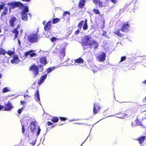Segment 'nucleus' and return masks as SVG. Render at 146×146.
I'll return each instance as SVG.
<instances>
[{"mask_svg":"<svg viewBox=\"0 0 146 146\" xmlns=\"http://www.w3.org/2000/svg\"><path fill=\"white\" fill-rule=\"evenodd\" d=\"M7 5L10 6L9 8V13L11 12L12 9L15 8L16 7H19V9H21L23 8L24 5L21 3L20 2H15L14 1L9 2L7 4Z\"/></svg>","mask_w":146,"mask_h":146,"instance_id":"obj_1","label":"nucleus"},{"mask_svg":"<svg viewBox=\"0 0 146 146\" xmlns=\"http://www.w3.org/2000/svg\"><path fill=\"white\" fill-rule=\"evenodd\" d=\"M39 31V29L37 28V31L36 33L30 34L27 36L28 41L31 43H34L37 42L38 40V36L37 34Z\"/></svg>","mask_w":146,"mask_h":146,"instance_id":"obj_2","label":"nucleus"},{"mask_svg":"<svg viewBox=\"0 0 146 146\" xmlns=\"http://www.w3.org/2000/svg\"><path fill=\"white\" fill-rule=\"evenodd\" d=\"M54 69L52 68H49L47 69V74H45L40 77V79L38 80V84L39 85H41L44 81L45 79L46 78L47 74L51 72Z\"/></svg>","mask_w":146,"mask_h":146,"instance_id":"obj_3","label":"nucleus"},{"mask_svg":"<svg viewBox=\"0 0 146 146\" xmlns=\"http://www.w3.org/2000/svg\"><path fill=\"white\" fill-rule=\"evenodd\" d=\"M84 30H86L88 29V25L87 24V20L85 19L84 21L82 20L80 21L78 24V27L80 30H81L82 26Z\"/></svg>","mask_w":146,"mask_h":146,"instance_id":"obj_4","label":"nucleus"},{"mask_svg":"<svg viewBox=\"0 0 146 146\" xmlns=\"http://www.w3.org/2000/svg\"><path fill=\"white\" fill-rule=\"evenodd\" d=\"M38 68L35 64L32 65L29 68V70L33 72L34 78L36 77L39 74Z\"/></svg>","mask_w":146,"mask_h":146,"instance_id":"obj_5","label":"nucleus"},{"mask_svg":"<svg viewBox=\"0 0 146 146\" xmlns=\"http://www.w3.org/2000/svg\"><path fill=\"white\" fill-rule=\"evenodd\" d=\"M90 38L91 36L89 35L84 36L83 38L82 43L84 45L89 46L90 43V42L91 41L90 40Z\"/></svg>","mask_w":146,"mask_h":146,"instance_id":"obj_6","label":"nucleus"},{"mask_svg":"<svg viewBox=\"0 0 146 146\" xmlns=\"http://www.w3.org/2000/svg\"><path fill=\"white\" fill-rule=\"evenodd\" d=\"M101 107L99 103H95L94 104L93 107V112L94 114H96L98 113L100 110Z\"/></svg>","mask_w":146,"mask_h":146,"instance_id":"obj_7","label":"nucleus"},{"mask_svg":"<svg viewBox=\"0 0 146 146\" xmlns=\"http://www.w3.org/2000/svg\"><path fill=\"white\" fill-rule=\"evenodd\" d=\"M106 55L105 52H102L100 53L97 57L99 60L100 62H103L106 60Z\"/></svg>","mask_w":146,"mask_h":146,"instance_id":"obj_8","label":"nucleus"},{"mask_svg":"<svg viewBox=\"0 0 146 146\" xmlns=\"http://www.w3.org/2000/svg\"><path fill=\"white\" fill-rule=\"evenodd\" d=\"M13 108L12 103L10 101L5 104L3 110L5 111H10Z\"/></svg>","mask_w":146,"mask_h":146,"instance_id":"obj_9","label":"nucleus"},{"mask_svg":"<svg viewBox=\"0 0 146 146\" xmlns=\"http://www.w3.org/2000/svg\"><path fill=\"white\" fill-rule=\"evenodd\" d=\"M17 21L16 18L14 17H12L9 21V25L12 27H14L16 23H15Z\"/></svg>","mask_w":146,"mask_h":146,"instance_id":"obj_10","label":"nucleus"},{"mask_svg":"<svg viewBox=\"0 0 146 146\" xmlns=\"http://www.w3.org/2000/svg\"><path fill=\"white\" fill-rule=\"evenodd\" d=\"M128 22L126 24H124L122 25L121 27V31L124 32H128L129 30V28L130 25L128 23Z\"/></svg>","mask_w":146,"mask_h":146,"instance_id":"obj_11","label":"nucleus"},{"mask_svg":"<svg viewBox=\"0 0 146 146\" xmlns=\"http://www.w3.org/2000/svg\"><path fill=\"white\" fill-rule=\"evenodd\" d=\"M89 46L91 47L93 46L94 49L97 48L99 46L98 42L94 40H92L90 42V43Z\"/></svg>","mask_w":146,"mask_h":146,"instance_id":"obj_12","label":"nucleus"},{"mask_svg":"<svg viewBox=\"0 0 146 146\" xmlns=\"http://www.w3.org/2000/svg\"><path fill=\"white\" fill-rule=\"evenodd\" d=\"M20 62L18 56L17 55L13 56V58L11 60V62L12 64H16Z\"/></svg>","mask_w":146,"mask_h":146,"instance_id":"obj_13","label":"nucleus"},{"mask_svg":"<svg viewBox=\"0 0 146 146\" xmlns=\"http://www.w3.org/2000/svg\"><path fill=\"white\" fill-rule=\"evenodd\" d=\"M51 21L50 20L44 25V29L45 31H49L51 27Z\"/></svg>","mask_w":146,"mask_h":146,"instance_id":"obj_14","label":"nucleus"},{"mask_svg":"<svg viewBox=\"0 0 146 146\" xmlns=\"http://www.w3.org/2000/svg\"><path fill=\"white\" fill-rule=\"evenodd\" d=\"M9 8L7 7H5L3 8V10L1 13V17L7 15L9 13Z\"/></svg>","mask_w":146,"mask_h":146,"instance_id":"obj_15","label":"nucleus"},{"mask_svg":"<svg viewBox=\"0 0 146 146\" xmlns=\"http://www.w3.org/2000/svg\"><path fill=\"white\" fill-rule=\"evenodd\" d=\"M86 3V0H80L78 3V7L80 8H84Z\"/></svg>","mask_w":146,"mask_h":146,"instance_id":"obj_16","label":"nucleus"},{"mask_svg":"<svg viewBox=\"0 0 146 146\" xmlns=\"http://www.w3.org/2000/svg\"><path fill=\"white\" fill-rule=\"evenodd\" d=\"M66 48L65 47L61 48L59 51V55L60 58H63L65 55V50Z\"/></svg>","mask_w":146,"mask_h":146,"instance_id":"obj_17","label":"nucleus"},{"mask_svg":"<svg viewBox=\"0 0 146 146\" xmlns=\"http://www.w3.org/2000/svg\"><path fill=\"white\" fill-rule=\"evenodd\" d=\"M36 121L31 122L30 125V129L32 132H34V130L35 129L36 125Z\"/></svg>","mask_w":146,"mask_h":146,"instance_id":"obj_18","label":"nucleus"},{"mask_svg":"<svg viewBox=\"0 0 146 146\" xmlns=\"http://www.w3.org/2000/svg\"><path fill=\"white\" fill-rule=\"evenodd\" d=\"M39 61L44 66L48 63L46 57H42L39 58Z\"/></svg>","mask_w":146,"mask_h":146,"instance_id":"obj_19","label":"nucleus"},{"mask_svg":"<svg viewBox=\"0 0 146 146\" xmlns=\"http://www.w3.org/2000/svg\"><path fill=\"white\" fill-rule=\"evenodd\" d=\"M146 139L145 136H143L139 137L136 139V140L139 141V143L140 144H142Z\"/></svg>","mask_w":146,"mask_h":146,"instance_id":"obj_20","label":"nucleus"},{"mask_svg":"<svg viewBox=\"0 0 146 146\" xmlns=\"http://www.w3.org/2000/svg\"><path fill=\"white\" fill-rule=\"evenodd\" d=\"M21 19L23 21H27L28 19V17L27 14V13H25L24 12L21 13Z\"/></svg>","mask_w":146,"mask_h":146,"instance_id":"obj_21","label":"nucleus"},{"mask_svg":"<svg viewBox=\"0 0 146 146\" xmlns=\"http://www.w3.org/2000/svg\"><path fill=\"white\" fill-rule=\"evenodd\" d=\"M35 99L37 102H40V101L39 94V91L38 89H37L36 91L35 94Z\"/></svg>","mask_w":146,"mask_h":146,"instance_id":"obj_22","label":"nucleus"},{"mask_svg":"<svg viewBox=\"0 0 146 146\" xmlns=\"http://www.w3.org/2000/svg\"><path fill=\"white\" fill-rule=\"evenodd\" d=\"M84 60L82 58L79 57L74 60L75 64H80L84 62Z\"/></svg>","mask_w":146,"mask_h":146,"instance_id":"obj_23","label":"nucleus"},{"mask_svg":"<svg viewBox=\"0 0 146 146\" xmlns=\"http://www.w3.org/2000/svg\"><path fill=\"white\" fill-rule=\"evenodd\" d=\"M121 29H118L114 33V34L116 35L117 36L119 37H121L123 36L124 35L120 33Z\"/></svg>","mask_w":146,"mask_h":146,"instance_id":"obj_24","label":"nucleus"},{"mask_svg":"<svg viewBox=\"0 0 146 146\" xmlns=\"http://www.w3.org/2000/svg\"><path fill=\"white\" fill-rule=\"evenodd\" d=\"M12 32L15 34L14 38V39H15L19 35V32L18 30H16V29H13Z\"/></svg>","mask_w":146,"mask_h":146,"instance_id":"obj_25","label":"nucleus"},{"mask_svg":"<svg viewBox=\"0 0 146 146\" xmlns=\"http://www.w3.org/2000/svg\"><path fill=\"white\" fill-rule=\"evenodd\" d=\"M59 118L56 116L53 117L51 119V121L53 122L56 123L58 121Z\"/></svg>","mask_w":146,"mask_h":146,"instance_id":"obj_26","label":"nucleus"},{"mask_svg":"<svg viewBox=\"0 0 146 146\" xmlns=\"http://www.w3.org/2000/svg\"><path fill=\"white\" fill-rule=\"evenodd\" d=\"M60 21V19L58 18H54L52 19V22L53 23L55 24L58 23Z\"/></svg>","mask_w":146,"mask_h":146,"instance_id":"obj_27","label":"nucleus"},{"mask_svg":"<svg viewBox=\"0 0 146 146\" xmlns=\"http://www.w3.org/2000/svg\"><path fill=\"white\" fill-rule=\"evenodd\" d=\"M6 53V52L5 50L0 47V54L4 55Z\"/></svg>","mask_w":146,"mask_h":146,"instance_id":"obj_28","label":"nucleus"},{"mask_svg":"<svg viewBox=\"0 0 146 146\" xmlns=\"http://www.w3.org/2000/svg\"><path fill=\"white\" fill-rule=\"evenodd\" d=\"M24 7V9L23 10L21 11V13H23V12L26 13L29 12V9L28 7L27 6H25L24 5L23 7Z\"/></svg>","mask_w":146,"mask_h":146,"instance_id":"obj_29","label":"nucleus"},{"mask_svg":"<svg viewBox=\"0 0 146 146\" xmlns=\"http://www.w3.org/2000/svg\"><path fill=\"white\" fill-rule=\"evenodd\" d=\"M25 107V106H23L21 108L19 109L17 111L18 113L19 114H20Z\"/></svg>","mask_w":146,"mask_h":146,"instance_id":"obj_30","label":"nucleus"},{"mask_svg":"<svg viewBox=\"0 0 146 146\" xmlns=\"http://www.w3.org/2000/svg\"><path fill=\"white\" fill-rule=\"evenodd\" d=\"M93 11L94 12V13L95 14H98L100 15V12L99 10L98 9H96L94 8L93 10Z\"/></svg>","mask_w":146,"mask_h":146,"instance_id":"obj_31","label":"nucleus"},{"mask_svg":"<svg viewBox=\"0 0 146 146\" xmlns=\"http://www.w3.org/2000/svg\"><path fill=\"white\" fill-rule=\"evenodd\" d=\"M135 121L137 124V125H138L141 126H142V124L140 121L137 118L135 120Z\"/></svg>","mask_w":146,"mask_h":146,"instance_id":"obj_32","label":"nucleus"},{"mask_svg":"<svg viewBox=\"0 0 146 146\" xmlns=\"http://www.w3.org/2000/svg\"><path fill=\"white\" fill-rule=\"evenodd\" d=\"M6 53L10 56H11L14 54L15 52L11 50H8Z\"/></svg>","mask_w":146,"mask_h":146,"instance_id":"obj_33","label":"nucleus"},{"mask_svg":"<svg viewBox=\"0 0 146 146\" xmlns=\"http://www.w3.org/2000/svg\"><path fill=\"white\" fill-rule=\"evenodd\" d=\"M1 4H0V10L1 11L3 9L5 5V3L3 2H1Z\"/></svg>","mask_w":146,"mask_h":146,"instance_id":"obj_34","label":"nucleus"},{"mask_svg":"<svg viewBox=\"0 0 146 146\" xmlns=\"http://www.w3.org/2000/svg\"><path fill=\"white\" fill-rule=\"evenodd\" d=\"M29 55L31 57H34L36 55V54L34 52H33L32 51H29Z\"/></svg>","mask_w":146,"mask_h":146,"instance_id":"obj_35","label":"nucleus"},{"mask_svg":"<svg viewBox=\"0 0 146 146\" xmlns=\"http://www.w3.org/2000/svg\"><path fill=\"white\" fill-rule=\"evenodd\" d=\"M9 91L7 87H5L3 89L2 92L3 93H6Z\"/></svg>","mask_w":146,"mask_h":146,"instance_id":"obj_36","label":"nucleus"},{"mask_svg":"<svg viewBox=\"0 0 146 146\" xmlns=\"http://www.w3.org/2000/svg\"><path fill=\"white\" fill-rule=\"evenodd\" d=\"M67 14L70 15V12L69 11H64L63 13V17H65Z\"/></svg>","mask_w":146,"mask_h":146,"instance_id":"obj_37","label":"nucleus"},{"mask_svg":"<svg viewBox=\"0 0 146 146\" xmlns=\"http://www.w3.org/2000/svg\"><path fill=\"white\" fill-rule=\"evenodd\" d=\"M58 40V38L55 37H53L50 38V40L52 42H54Z\"/></svg>","mask_w":146,"mask_h":146,"instance_id":"obj_38","label":"nucleus"},{"mask_svg":"<svg viewBox=\"0 0 146 146\" xmlns=\"http://www.w3.org/2000/svg\"><path fill=\"white\" fill-rule=\"evenodd\" d=\"M59 118H60L61 121H64L67 119V118L65 117H59Z\"/></svg>","mask_w":146,"mask_h":146,"instance_id":"obj_39","label":"nucleus"},{"mask_svg":"<svg viewBox=\"0 0 146 146\" xmlns=\"http://www.w3.org/2000/svg\"><path fill=\"white\" fill-rule=\"evenodd\" d=\"M131 125L132 126H137V124L136 122L135 121H132L131 123Z\"/></svg>","mask_w":146,"mask_h":146,"instance_id":"obj_40","label":"nucleus"},{"mask_svg":"<svg viewBox=\"0 0 146 146\" xmlns=\"http://www.w3.org/2000/svg\"><path fill=\"white\" fill-rule=\"evenodd\" d=\"M98 4V6L99 7H103V3L102 2L100 1L99 2V3Z\"/></svg>","mask_w":146,"mask_h":146,"instance_id":"obj_41","label":"nucleus"},{"mask_svg":"<svg viewBox=\"0 0 146 146\" xmlns=\"http://www.w3.org/2000/svg\"><path fill=\"white\" fill-rule=\"evenodd\" d=\"M38 68L40 69V71L42 72L43 70V68L42 65H40L38 66Z\"/></svg>","mask_w":146,"mask_h":146,"instance_id":"obj_42","label":"nucleus"},{"mask_svg":"<svg viewBox=\"0 0 146 146\" xmlns=\"http://www.w3.org/2000/svg\"><path fill=\"white\" fill-rule=\"evenodd\" d=\"M100 0H92L93 2L96 5L97 4Z\"/></svg>","mask_w":146,"mask_h":146,"instance_id":"obj_43","label":"nucleus"},{"mask_svg":"<svg viewBox=\"0 0 146 146\" xmlns=\"http://www.w3.org/2000/svg\"><path fill=\"white\" fill-rule=\"evenodd\" d=\"M126 59L125 56H122L121 57L120 62H121L124 60Z\"/></svg>","mask_w":146,"mask_h":146,"instance_id":"obj_44","label":"nucleus"},{"mask_svg":"<svg viewBox=\"0 0 146 146\" xmlns=\"http://www.w3.org/2000/svg\"><path fill=\"white\" fill-rule=\"evenodd\" d=\"M40 131H41V130L40 128V127L39 126H38V131L37 133V135H38L39 134Z\"/></svg>","mask_w":146,"mask_h":146,"instance_id":"obj_45","label":"nucleus"},{"mask_svg":"<svg viewBox=\"0 0 146 146\" xmlns=\"http://www.w3.org/2000/svg\"><path fill=\"white\" fill-rule=\"evenodd\" d=\"M20 103L21 105H24L27 104L26 102L25 101H21Z\"/></svg>","mask_w":146,"mask_h":146,"instance_id":"obj_46","label":"nucleus"},{"mask_svg":"<svg viewBox=\"0 0 146 146\" xmlns=\"http://www.w3.org/2000/svg\"><path fill=\"white\" fill-rule=\"evenodd\" d=\"M25 128L24 126L22 125V132L23 133H24L25 132Z\"/></svg>","mask_w":146,"mask_h":146,"instance_id":"obj_47","label":"nucleus"},{"mask_svg":"<svg viewBox=\"0 0 146 146\" xmlns=\"http://www.w3.org/2000/svg\"><path fill=\"white\" fill-rule=\"evenodd\" d=\"M103 31V33L102 34V35L103 36H105L106 37V34H107V33L106 31Z\"/></svg>","mask_w":146,"mask_h":146,"instance_id":"obj_48","label":"nucleus"},{"mask_svg":"<svg viewBox=\"0 0 146 146\" xmlns=\"http://www.w3.org/2000/svg\"><path fill=\"white\" fill-rule=\"evenodd\" d=\"M21 26V25L20 24H19L17 26L16 28H15L14 29H16V30H18V29H19L20 28Z\"/></svg>","mask_w":146,"mask_h":146,"instance_id":"obj_49","label":"nucleus"},{"mask_svg":"<svg viewBox=\"0 0 146 146\" xmlns=\"http://www.w3.org/2000/svg\"><path fill=\"white\" fill-rule=\"evenodd\" d=\"M36 141H33L32 142L30 143V144L33 146H34L35 144Z\"/></svg>","mask_w":146,"mask_h":146,"instance_id":"obj_50","label":"nucleus"},{"mask_svg":"<svg viewBox=\"0 0 146 146\" xmlns=\"http://www.w3.org/2000/svg\"><path fill=\"white\" fill-rule=\"evenodd\" d=\"M80 32V31L78 29L75 32L74 34L75 35H77Z\"/></svg>","mask_w":146,"mask_h":146,"instance_id":"obj_51","label":"nucleus"},{"mask_svg":"<svg viewBox=\"0 0 146 146\" xmlns=\"http://www.w3.org/2000/svg\"><path fill=\"white\" fill-rule=\"evenodd\" d=\"M47 123V125L49 126L51 125L52 124V123L50 121H48Z\"/></svg>","mask_w":146,"mask_h":146,"instance_id":"obj_52","label":"nucleus"},{"mask_svg":"<svg viewBox=\"0 0 146 146\" xmlns=\"http://www.w3.org/2000/svg\"><path fill=\"white\" fill-rule=\"evenodd\" d=\"M117 0H111V2L113 4H115L117 2Z\"/></svg>","mask_w":146,"mask_h":146,"instance_id":"obj_53","label":"nucleus"},{"mask_svg":"<svg viewBox=\"0 0 146 146\" xmlns=\"http://www.w3.org/2000/svg\"><path fill=\"white\" fill-rule=\"evenodd\" d=\"M29 51L26 52L25 53V56H27L29 55Z\"/></svg>","mask_w":146,"mask_h":146,"instance_id":"obj_54","label":"nucleus"},{"mask_svg":"<svg viewBox=\"0 0 146 146\" xmlns=\"http://www.w3.org/2000/svg\"><path fill=\"white\" fill-rule=\"evenodd\" d=\"M4 108V107L3 106H1L0 104V110H1Z\"/></svg>","mask_w":146,"mask_h":146,"instance_id":"obj_55","label":"nucleus"},{"mask_svg":"<svg viewBox=\"0 0 146 146\" xmlns=\"http://www.w3.org/2000/svg\"><path fill=\"white\" fill-rule=\"evenodd\" d=\"M23 1L29 2L31 1V0H22Z\"/></svg>","mask_w":146,"mask_h":146,"instance_id":"obj_56","label":"nucleus"},{"mask_svg":"<svg viewBox=\"0 0 146 146\" xmlns=\"http://www.w3.org/2000/svg\"><path fill=\"white\" fill-rule=\"evenodd\" d=\"M24 97L25 98H26V97H30V96H29L28 94H25L24 96Z\"/></svg>","mask_w":146,"mask_h":146,"instance_id":"obj_57","label":"nucleus"},{"mask_svg":"<svg viewBox=\"0 0 146 146\" xmlns=\"http://www.w3.org/2000/svg\"><path fill=\"white\" fill-rule=\"evenodd\" d=\"M18 42L19 45H20L21 44V42L20 40L19 39H18Z\"/></svg>","mask_w":146,"mask_h":146,"instance_id":"obj_58","label":"nucleus"},{"mask_svg":"<svg viewBox=\"0 0 146 146\" xmlns=\"http://www.w3.org/2000/svg\"><path fill=\"white\" fill-rule=\"evenodd\" d=\"M142 83L144 84H146V79L142 82Z\"/></svg>","mask_w":146,"mask_h":146,"instance_id":"obj_59","label":"nucleus"},{"mask_svg":"<svg viewBox=\"0 0 146 146\" xmlns=\"http://www.w3.org/2000/svg\"><path fill=\"white\" fill-rule=\"evenodd\" d=\"M45 21H43L42 22V23H43V25H44L45 24Z\"/></svg>","mask_w":146,"mask_h":146,"instance_id":"obj_60","label":"nucleus"},{"mask_svg":"<svg viewBox=\"0 0 146 146\" xmlns=\"http://www.w3.org/2000/svg\"><path fill=\"white\" fill-rule=\"evenodd\" d=\"M2 75L0 74V79L2 77Z\"/></svg>","mask_w":146,"mask_h":146,"instance_id":"obj_61","label":"nucleus"},{"mask_svg":"<svg viewBox=\"0 0 146 146\" xmlns=\"http://www.w3.org/2000/svg\"><path fill=\"white\" fill-rule=\"evenodd\" d=\"M23 31V30L21 29L20 30V32L21 33H22Z\"/></svg>","mask_w":146,"mask_h":146,"instance_id":"obj_62","label":"nucleus"},{"mask_svg":"<svg viewBox=\"0 0 146 146\" xmlns=\"http://www.w3.org/2000/svg\"><path fill=\"white\" fill-rule=\"evenodd\" d=\"M126 115V114H123V116H125Z\"/></svg>","mask_w":146,"mask_h":146,"instance_id":"obj_63","label":"nucleus"},{"mask_svg":"<svg viewBox=\"0 0 146 146\" xmlns=\"http://www.w3.org/2000/svg\"><path fill=\"white\" fill-rule=\"evenodd\" d=\"M145 100H146V97H145Z\"/></svg>","mask_w":146,"mask_h":146,"instance_id":"obj_64","label":"nucleus"}]
</instances>
